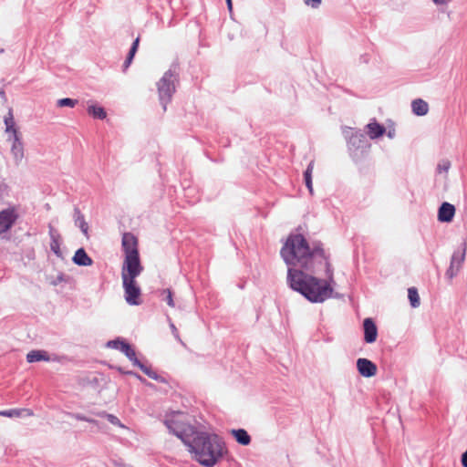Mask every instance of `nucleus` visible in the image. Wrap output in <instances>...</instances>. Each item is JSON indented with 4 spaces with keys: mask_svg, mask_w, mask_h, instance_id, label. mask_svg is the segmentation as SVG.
<instances>
[{
    "mask_svg": "<svg viewBox=\"0 0 467 467\" xmlns=\"http://www.w3.org/2000/svg\"><path fill=\"white\" fill-rule=\"evenodd\" d=\"M289 267V286L312 303H322L331 297L334 283L333 269L320 243L310 247L300 234H291L280 251Z\"/></svg>",
    "mask_w": 467,
    "mask_h": 467,
    "instance_id": "obj_1",
    "label": "nucleus"
},
{
    "mask_svg": "<svg viewBox=\"0 0 467 467\" xmlns=\"http://www.w3.org/2000/svg\"><path fill=\"white\" fill-rule=\"evenodd\" d=\"M185 445L194 459L206 467H213L223 456V443L216 434L196 430Z\"/></svg>",
    "mask_w": 467,
    "mask_h": 467,
    "instance_id": "obj_2",
    "label": "nucleus"
},
{
    "mask_svg": "<svg viewBox=\"0 0 467 467\" xmlns=\"http://www.w3.org/2000/svg\"><path fill=\"white\" fill-rule=\"evenodd\" d=\"M163 422L169 431L181 439L184 444L189 442L190 437L196 431L189 422L187 415L182 411L171 412L166 415Z\"/></svg>",
    "mask_w": 467,
    "mask_h": 467,
    "instance_id": "obj_3",
    "label": "nucleus"
},
{
    "mask_svg": "<svg viewBox=\"0 0 467 467\" xmlns=\"http://www.w3.org/2000/svg\"><path fill=\"white\" fill-rule=\"evenodd\" d=\"M176 82H178V73L174 67L166 71L157 83L159 99L164 111H166L167 105L171 102L176 90Z\"/></svg>",
    "mask_w": 467,
    "mask_h": 467,
    "instance_id": "obj_4",
    "label": "nucleus"
},
{
    "mask_svg": "<svg viewBox=\"0 0 467 467\" xmlns=\"http://www.w3.org/2000/svg\"><path fill=\"white\" fill-rule=\"evenodd\" d=\"M143 268L140 262L139 254L125 255L124 265L121 272V277L136 279L140 275Z\"/></svg>",
    "mask_w": 467,
    "mask_h": 467,
    "instance_id": "obj_5",
    "label": "nucleus"
},
{
    "mask_svg": "<svg viewBox=\"0 0 467 467\" xmlns=\"http://www.w3.org/2000/svg\"><path fill=\"white\" fill-rule=\"evenodd\" d=\"M122 285L125 293V300L130 306H139L141 304L140 296L141 294L140 286L136 280L132 278H122Z\"/></svg>",
    "mask_w": 467,
    "mask_h": 467,
    "instance_id": "obj_6",
    "label": "nucleus"
},
{
    "mask_svg": "<svg viewBox=\"0 0 467 467\" xmlns=\"http://www.w3.org/2000/svg\"><path fill=\"white\" fill-rule=\"evenodd\" d=\"M17 218L18 213L15 207H8L0 211V234L9 231Z\"/></svg>",
    "mask_w": 467,
    "mask_h": 467,
    "instance_id": "obj_7",
    "label": "nucleus"
},
{
    "mask_svg": "<svg viewBox=\"0 0 467 467\" xmlns=\"http://www.w3.org/2000/svg\"><path fill=\"white\" fill-rule=\"evenodd\" d=\"M465 251H466V245L464 244L462 251L457 250L452 254L451 264L449 268L446 271V276L449 279H452L454 276H456L462 267V264L464 261L465 258Z\"/></svg>",
    "mask_w": 467,
    "mask_h": 467,
    "instance_id": "obj_8",
    "label": "nucleus"
},
{
    "mask_svg": "<svg viewBox=\"0 0 467 467\" xmlns=\"http://www.w3.org/2000/svg\"><path fill=\"white\" fill-rule=\"evenodd\" d=\"M107 347L120 350L131 362L137 358L135 350L131 346L119 338L108 341Z\"/></svg>",
    "mask_w": 467,
    "mask_h": 467,
    "instance_id": "obj_9",
    "label": "nucleus"
},
{
    "mask_svg": "<svg viewBox=\"0 0 467 467\" xmlns=\"http://www.w3.org/2000/svg\"><path fill=\"white\" fill-rule=\"evenodd\" d=\"M357 368L365 378H371L377 373V366L369 359L360 358L357 360Z\"/></svg>",
    "mask_w": 467,
    "mask_h": 467,
    "instance_id": "obj_10",
    "label": "nucleus"
},
{
    "mask_svg": "<svg viewBox=\"0 0 467 467\" xmlns=\"http://www.w3.org/2000/svg\"><path fill=\"white\" fill-rule=\"evenodd\" d=\"M364 340L371 344L376 341L378 337V328L372 318H365L363 321Z\"/></svg>",
    "mask_w": 467,
    "mask_h": 467,
    "instance_id": "obj_11",
    "label": "nucleus"
},
{
    "mask_svg": "<svg viewBox=\"0 0 467 467\" xmlns=\"http://www.w3.org/2000/svg\"><path fill=\"white\" fill-rule=\"evenodd\" d=\"M455 215V207L450 202H444L438 210V221L451 223Z\"/></svg>",
    "mask_w": 467,
    "mask_h": 467,
    "instance_id": "obj_12",
    "label": "nucleus"
},
{
    "mask_svg": "<svg viewBox=\"0 0 467 467\" xmlns=\"http://www.w3.org/2000/svg\"><path fill=\"white\" fill-rule=\"evenodd\" d=\"M13 140L11 152L16 164H19L24 158V145L21 140V135L11 137Z\"/></svg>",
    "mask_w": 467,
    "mask_h": 467,
    "instance_id": "obj_13",
    "label": "nucleus"
},
{
    "mask_svg": "<svg viewBox=\"0 0 467 467\" xmlns=\"http://www.w3.org/2000/svg\"><path fill=\"white\" fill-rule=\"evenodd\" d=\"M122 248L125 253V255L133 254V253L139 254L137 248V239L132 234L126 233L123 234Z\"/></svg>",
    "mask_w": 467,
    "mask_h": 467,
    "instance_id": "obj_14",
    "label": "nucleus"
},
{
    "mask_svg": "<svg viewBox=\"0 0 467 467\" xmlns=\"http://www.w3.org/2000/svg\"><path fill=\"white\" fill-rule=\"evenodd\" d=\"M49 236L51 239L50 242V249L51 251L59 258H63V253L60 248L61 244V237L58 232L53 228L52 226L49 227Z\"/></svg>",
    "mask_w": 467,
    "mask_h": 467,
    "instance_id": "obj_15",
    "label": "nucleus"
},
{
    "mask_svg": "<svg viewBox=\"0 0 467 467\" xmlns=\"http://www.w3.org/2000/svg\"><path fill=\"white\" fill-rule=\"evenodd\" d=\"M367 134L371 140L381 137L385 132L386 129L383 125L378 123L375 119L370 121L367 126Z\"/></svg>",
    "mask_w": 467,
    "mask_h": 467,
    "instance_id": "obj_16",
    "label": "nucleus"
},
{
    "mask_svg": "<svg viewBox=\"0 0 467 467\" xmlns=\"http://www.w3.org/2000/svg\"><path fill=\"white\" fill-rule=\"evenodd\" d=\"M72 261L79 266H89L93 264V260L88 255L84 248H79L76 251Z\"/></svg>",
    "mask_w": 467,
    "mask_h": 467,
    "instance_id": "obj_17",
    "label": "nucleus"
},
{
    "mask_svg": "<svg viewBox=\"0 0 467 467\" xmlns=\"http://www.w3.org/2000/svg\"><path fill=\"white\" fill-rule=\"evenodd\" d=\"M4 122L5 125V132L8 134L9 140H11V137L20 135L17 129L16 128V122L12 109H8L7 114L5 116Z\"/></svg>",
    "mask_w": 467,
    "mask_h": 467,
    "instance_id": "obj_18",
    "label": "nucleus"
},
{
    "mask_svg": "<svg viewBox=\"0 0 467 467\" xmlns=\"http://www.w3.org/2000/svg\"><path fill=\"white\" fill-rule=\"evenodd\" d=\"M33 414V411L29 409H11L0 410V416L8 418L31 417Z\"/></svg>",
    "mask_w": 467,
    "mask_h": 467,
    "instance_id": "obj_19",
    "label": "nucleus"
},
{
    "mask_svg": "<svg viewBox=\"0 0 467 467\" xmlns=\"http://www.w3.org/2000/svg\"><path fill=\"white\" fill-rule=\"evenodd\" d=\"M73 218L75 225L79 227V229L86 237H88V224L85 221L84 215L81 213L80 210L78 207H75L74 209Z\"/></svg>",
    "mask_w": 467,
    "mask_h": 467,
    "instance_id": "obj_20",
    "label": "nucleus"
},
{
    "mask_svg": "<svg viewBox=\"0 0 467 467\" xmlns=\"http://www.w3.org/2000/svg\"><path fill=\"white\" fill-rule=\"evenodd\" d=\"M411 109L417 116H425L429 111V105L425 100L417 99L411 102Z\"/></svg>",
    "mask_w": 467,
    "mask_h": 467,
    "instance_id": "obj_21",
    "label": "nucleus"
},
{
    "mask_svg": "<svg viewBox=\"0 0 467 467\" xmlns=\"http://www.w3.org/2000/svg\"><path fill=\"white\" fill-rule=\"evenodd\" d=\"M366 144V135L361 131H356L348 139V145L350 148L359 149L363 148Z\"/></svg>",
    "mask_w": 467,
    "mask_h": 467,
    "instance_id": "obj_22",
    "label": "nucleus"
},
{
    "mask_svg": "<svg viewBox=\"0 0 467 467\" xmlns=\"http://www.w3.org/2000/svg\"><path fill=\"white\" fill-rule=\"evenodd\" d=\"M50 358L46 351L43 350H31L26 355V361L34 363L37 361H48Z\"/></svg>",
    "mask_w": 467,
    "mask_h": 467,
    "instance_id": "obj_23",
    "label": "nucleus"
},
{
    "mask_svg": "<svg viewBox=\"0 0 467 467\" xmlns=\"http://www.w3.org/2000/svg\"><path fill=\"white\" fill-rule=\"evenodd\" d=\"M132 363L134 366L139 367L149 378L162 381L161 377H160L156 371L152 370L150 367L142 364L138 358H136Z\"/></svg>",
    "mask_w": 467,
    "mask_h": 467,
    "instance_id": "obj_24",
    "label": "nucleus"
},
{
    "mask_svg": "<svg viewBox=\"0 0 467 467\" xmlns=\"http://www.w3.org/2000/svg\"><path fill=\"white\" fill-rule=\"evenodd\" d=\"M235 440L242 445H248L251 441V438L247 431L244 429L233 430Z\"/></svg>",
    "mask_w": 467,
    "mask_h": 467,
    "instance_id": "obj_25",
    "label": "nucleus"
},
{
    "mask_svg": "<svg viewBox=\"0 0 467 467\" xmlns=\"http://www.w3.org/2000/svg\"><path fill=\"white\" fill-rule=\"evenodd\" d=\"M88 113L95 119H104L107 117V113L102 107L90 105L88 107Z\"/></svg>",
    "mask_w": 467,
    "mask_h": 467,
    "instance_id": "obj_26",
    "label": "nucleus"
},
{
    "mask_svg": "<svg viewBox=\"0 0 467 467\" xmlns=\"http://www.w3.org/2000/svg\"><path fill=\"white\" fill-rule=\"evenodd\" d=\"M313 169H314V161H310V163L308 164L306 170L304 172V178H305L306 186L307 187V189H308V191H309V192L311 194L313 193V185H312V171H313Z\"/></svg>",
    "mask_w": 467,
    "mask_h": 467,
    "instance_id": "obj_27",
    "label": "nucleus"
},
{
    "mask_svg": "<svg viewBox=\"0 0 467 467\" xmlns=\"http://www.w3.org/2000/svg\"><path fill=\"white\" fill-rule=\"evenodd\" d=\"M408 297H409L410 306L413 308L420 306V296L418 294V290L415 287H410L408 289Z\"/></svg>",
    "mask_w": 467,
    "mask_h": 467,
    "instance_id": "obj_28",
    "label": "nucleus"
},
{
    "mask_svg": "<svg viewBox=\"0 0 467 467\" xmlns=\"http://www.w3.org/2000/svg\"><path fill=\"white\" fill-rule=\"evenodd\" d=\"M78 103L77 99H72L69 98L60 99L57 100V104L58 107H69L74 108Z\"/></svg>",
    "mask_w": 467,
    "mask_h": 467,
    "instance_id": "obj_29",
    "label": "nucleus"
},
{
    "mask_svg": "<svg viewBox=\"0 0 467 467\" xmlns=\"http://www.w3.org/2000/svg\"><path fill=\"white\" fill-rule=\"evenodd\" d=\"M451 168V161L448 160H441L437 165V171L439 173H447Z\"/></svg>",
    "mask_w": 467,
    "mask_h": 467,
    "instance_id": "obj_30",
    "label": "nucleus"
},
{
    "mask_svg": "<svg viewBox=\"0 0 467 467\" xmlns=\"http://www.w3.org/2000/svg\"><path fill=\"white\" fill-rule=\"evenodd\" d=\"M69 416L78 420H82V421H87V422H89V423H93V424H98V421L96 420H93V419H90V418H88L86 416H84L83 414H80V413H69Z\"/></svg>",
    "mask_w": 467,
    "mask_h": 467,
    "instance_id": "obj_31",
    "label": "nucleus"
},
{
    "mask_svg": "<svg viewBox=\"0 0 467 467\" xmlns=\"http://www.w3.org/2000/svg\"><path fill=\"white\" fill-rule=\"evenodd\" d=\"M139 42H140V38L137 37L134 40V42L132 43V46H131V47L130 49V52L128 54V57H127L129 58V60H132L133 59V57H134V56H135V54L137 52V49H138Z\"/></svg>",
    "mask_w": 467,
    "mask_h": 467,
    "instance_id": "obj_32",
    "label": "nucleus"
},
{
    "mask_svg": "<svg viewBox=\"0 0 467 467\" xmlns=\"http://www.w3.org/2000/svg\"><path fill=\"white\" fill-rule=\"evenodd\" d=\"M163 295H165V297L163 298L167 304L173 307L174 306V301H173V298H172V293L170 289H165L163 290L162 292Z\"/></svg>",
    "mask_w": 467,
    "mask_h": 467,
    "instance_id": "obj_33",
    "label": "nucleus"
},
{
    "mask_svg": "<svg viewBox=\"0 0 467 467\" xmlns=\"http://www.w3.org/2000/svg\"><path fill=\"white\" fill-rule=\"evenodd\" d=\"M107 420L113 425L119 426L120 428H126L125 425H123L120 420L113 414L107 415Z\"/></svg>",
    "mask_w": 467,
    "mask_h": 467,
    "instance_id": "obj_34",
    "label": "nucleus"
},
{
    "mask_svg": "<svg viewBox=\"0 0 467 467\" xmlns=\"http://www.w3.org/2000/svg\"><path fill=\"white\" fill-rule=\"evenodd\" d=\"M304 2L306 5H309L313 8H317L321 4V0H304Z\"/></svg>",
    "mask_w": 467,
    "mask_h": 467,
    "instance_id": "obj_35",
    "label": "nucleus"
},
{
    "mask_svg": "<svg viewBox=\"0 0 467 467\" xmlns=\"http://www.w3.org/2000/svg\"><path fill=\"white\" fill-rule=\"evenodd\" d=\"M170 327H171V332H172L173 336L175 337V338L178 339L182 344H183L182 339L180 338V336H179V333H178V330H177L175 325L173 323H171Z\"/></svg>",
    "mask_w": 467,
    "mask_h": 467,
    "instance_id": "obj_36",
    "label": "nucleus"
},
{
    "mask_svg": "<svg viewBox=\"0 0 467 467\" xmlns=\"http://www.w3.org/2000/svg\"><path fill=\"white\" fill-rule=\"evenodd\" d=\"M436 5H448L451 0H432Z\"/></svg>",
    "mask_w": 467,
    "mask_h": 467,
    "instance_id": "obj_37",
    "label": "nucleus"
},
{
    "mask_svg": "<svg viewBox=\"0 0 467 467\" xmlns=\"http://www.w3.org/2000/svg\"><path fill=\"white\" fill-rule=\"evenodd\" d=\"M462 464L463 467H467V450L462 455Z\"/></svg>",
    "mask_w": 467,
    "mask_h": 467,
    "instance_id": "obj_38",
    "label": "nucleus"
},
{
    "mask_svg": "<svg viewBox=\"0 0 467 467\" xmlns=\"http://www.w3.org/2000/svg\"><path fill=\"white\" fill-rule=\"evenodd\" d=\"M132 60H129V58L127 57L126 60L124 61V64H123V67H124V69L128 68L130 65Z\"/></svg>",
    "mask_w": 467,
    "mask_h": 467,
    "instance_id": "obj_39",
    "label": "nucleus"
},
{
    "mask_svg": "<svg viewBox=\"0 0 467 467\" xmlns=\"http://www.w3.org/2000/svg\"><path fill=\"white\" fill-rule=\"evenodd\" d=\"M109 413H107L106 411H100V412H98L97 415L99 417H101V418H106L107 419V415H109Z\"/></svg>",
    "mask_w": 467,
    "mask_h": 467,
    "instance_id": "obj_40",
    "label": "nucleus"
},
{
    "mask_svg": "<svg viewBox=\"0 0 467 467\" xmlns=\"http://www.w3.org/2000/svg\"><path fill=\"white\" fill-rule=\"evenodd\" d=\"M127 373L130 374V375H133V376L137 377L139 379L142 380L141 376L138 375L135 372L130 371V372H127Z\"/></svg>",
    "mask_w": 467,
    "mask_h": 467,
    "instance_id": "obj_41",
    "label": "nucleus"
},
{
    "mask_svg": "<svg viewBox=\"0 0 467 467\" xmlns=\"http://www.w3.org/2000/svg\"><path fill=\"white\" fill-rule=\"evenodd\" d=\"M0 96H1V98H2L5 101L6 100L5 93L4 89H0Z\"/></svg>",
    "mask_w": 467,
    "mask_h": 467,
    "instance_id": "obj_42",
    "label": "nucleus"
},
{
    "mask_svg": "<svg viewBox=\"0 0 467 467\" xmlns=\"http://www.w3.org/2000/svg\"><path fill=\"white\" fill-rule=\"evenodd\" d=\"M229 10H232V0H225Z\"/></svg>",
    "mask_w": 467,
    "mask_h": 467,
    "instance_id": "obj_43",
    "label": "nucleus"
},
{
    "mask_svg": "<svg viewBox=\"0 0 467 467\" xmlns=\"http://www.w3.org/2000/svg\"><path fill=\"white\" fill-rule=\"evenodd\" d=\"M388 137L392 139L394 137V132L393 131H389L388 132Z\"/></svg>",
    "mask_w": 467,
    "mask_h": 467,
    "instance_id": "obj_44",
    "label": "nucleus"
}]
</instances>
